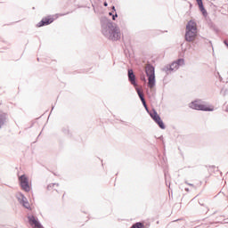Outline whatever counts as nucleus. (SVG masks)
<instances>
[{
  "mask_svg": "<svg viewBox=\"0 0 228 228\" xmlns=\"http://www.w3.org/2000/svg\"><path fill=\"white\" fill-rule=\"evenodd\" d=\"M199 37V28H197V22L193 20L188 21L185 28V41L193 43Z\"/></svg>",
  "mask_w": 228,
  "mask_h": 228,
  "instance_id": "f257e3e1",
  "label": "nucleus"
},
{
  "mask_svg": "<svg viewBox=\"0 0 228 228\" xmlns=\"http://www.w3.org/2000/svg\"><path fill=\"white\" fill-rule=\"evenodd\" d=\"M104 35L108 37L110 40H112V42H117V40H120V28L113 24H110Z\"/></svg>",
  "mask_w": 228,
  "mask_h": 228,
  "instance_id": "f03ea898",
  "label": "nucleus"
},
{
  "mask_svg": "<svg viewBox=\"0 0 228 228\" xmlns=\"http://www.w3.org/2000/svg\"><path fill=\"white\" fill-rule=\"evenodd\" d=\"M145 73L148 77V86L152 90L156 86V75L154 73V67L147 64L145 67Z\"/></svg>",
  "mask_w": 228,
  "mask_h": 228,
  "instance_id": "7ed1b4c3",
  "label": "nucleus"
},
{
  "mask_svg": "<svg viewBox=\"0 0 228 228\" xmlns=\"http://www.w3.org/2000/svg\"><path fill=\"white\" fill-rule=\"evenodd\" d=\"M189 108H191V110H198L200 111H213L215 110V107L212 105L208 106L201 102L200 100H195L194 102H191L189 104Z\"/></svg>",
  "mask_w": 228,
  "mask_h": 228,
  "instance_id": "20e7f679",
  "label": "nucleus"
},
{
  "mask_svg": "<svg viewBox=\"0 0 228 228\" xmlns=\"http://www.w3.org/2000/svg\"><path fill=\"white\" fill-rule=\"evenodd\" d=\"M19 181L21 190L27 192L31 191V183H29V179L28 178V176H26V175L19 176Z\"/></svg>",
  "mask_w": 228,
  "mask_h": 228,
  "instance_id": "39448f33",
  "label": "nucleus"
},
{
  "mask_svg": "<svg viewBox=\"0 0 228 228\" xmlns=\"http://www.w3.org/2000/svg\"><path fill=\"white\" fill-rule=\"evenodd\" d=\"M150 115L154 122L158 124L160 129H165V124L163 123V120H161V118L158 115V112L156 110H153Z\"/></svg>",
  "mask_w": 228,
  "mask_h": 228,
  "instance_id": "423d86ee",
  "label": "nucleus"
},
{
  "mask_svg": "<svg viewBox=\"0 0 228 228\" xmlns=\"http://www.w3.org/2000/svg\"><path fill=\"white\" fill-rule=\"evenodd\" d=\"M54 22V18L52 16H46L42 19L40 22L37 23V28H42L43 26H49V24H53Z\"/></svg>",
  "mask_w": 228,
  "mask_h": 228,
  "instance_id": "0eeeda50",
  "label": "nucleus"
},
{
  "mask_svg": "<svg viewBox=\"0 0 228 228\" xmlns=\"http://www.w3.org/2000/svg\"><path fill=\"white\" fill-rule=\"evenodd\" d=\"M28 222H29L30 225L33 228H42V224H40L38 220H37V218L34 216H29L28 217Z\"/></svg>",
  "mask_w": 228,
  "mask_h": 228,
  "instance_id": "6e6552de",
  "label": "nucleus"
},
{
  "mask_svg": "<svg viewBox=\"0 0 228 228\" xmlns=\"http://www.w3.org/2000/svg\"><path fill=\"white\" fill-rule=\"evenodd\" d=\"M18 199H19L20 202H21V204L23 205L24 208H26L27 209H29V208H30L29 202H28V199L25 198L22 193L19 194Z\"/></svg>",
  "mask_w": 228,
  "mask_h": 228,
  "instance_id": "1a4fd4ad",
  "label": "nucleus"
},
{
  "mask_svg": "<svg viewBox=\"0 0 228 228\" xmlns=\"http://www.w3.org/2000/svg\"><path fill=\"white\" fill-rule=\"evenodd\" d=\"M180 65H184V60H183V59H180V60H178L177 61L173 62V63L170 65L169 69H170V70H177V69H179V66H180Z\"/></svg>",
  "mask_w": 228,
  "mask_h": 228,
  "instance_id": "9d476101",
  "label": "nucleus"
},
{
  "mask_svg": "<svg viewBox=\"0 0 228 228\" xmlns=\"http://www.w3.org/2000/svg\"><path fill=\"white\" fill-rule=\"evenodd\" d=\"M128 79L132 85H136V77L134 76L133 69H128Z\"/></svg>",
  "mask_w": 228,
  "mask_h": 228,
  "instance_id": "9b49d317",
  "label": "nucleus"
},
{
  "mask_svg": "<svg viewBox=\"0 0 228 228\" xmlns=\"http://www.w3.org/2000/svg\"><path fill=\"white\" fill-rule=\"evenodd\" d=\"M137 94H138L145 110H147V102H145V98L143 97V92H142V91H140V89H138Z\"/></svg>",
  "mask_w": 228,
  "mask_h": 228,
  "instance_id": "f8f14e48",
  "label": "nucleus"
},
{
  "mask_svg": "<svg viewBox=\"0 0 228 228\" xmlns=\"http://www.w3.org/2000/svg\"><path fill=\"white\" fill-rule=\"evenodd\" d=\"M199 5L200 12H202L203 15H206V9H204V4H202V0H196Z\"/></svg>",
  "mask_w": 228,
  "mask_h": 228,
  "instance_id": "ddd939ff",
  "label": "nucleus"
},
{
  "mask_svg": "<svg viewBox=\"0 0 228 228\" xmlns=\"http://www.w3.org/2000/svg\"><path fill=\"white\" fill-rule=\"evenodd\" d=\"M145 226L142 223H136L131 228H144Z\"/></svg>",
  "mask_w": 228,
  "mask_h": 228,
  "instance_id": "4468645a",
  "label": "nucleus"
},
{
  "mask_svg": "<svg viewBox=\"0 0 228 228\" xmlns=\"http://www.w3.org/2000/svg\"><path fill=\"white\" fill-rule=\"evenodd\" d=\"M56 186H58V184L52 183V184L48 185L47 188H48L49 191H51V190H53V188H54V187H56Z\"/></svg>",
  "mask_w": 228,
  "mask_h": 228,
  "instance_id": "2eb2a0df",
  "label": "nucleus"
},
{
  "mask_svg": "<svg viewBox=\"0 0 228 228\" xmlns=\"http://www.w3.org/2000/svg\"><path fill=\"white\" fill-rule=\"evenodd\" d=\"M116 17H118V15L117 13L115 15H112V20H115Z\"/></svg>",
  "mask_w": 228,
  "mask_h": 228,
  "instance_id": "dca6fc26",
  "label": "nucleus"
},
{
  "mask_svg": "<svg viewBox=\"0 0 228 228\" xmlns=\"http://www.w3.org/2000/svg\"><path fill=\"white\" fill-rule=\"evenodd\" d=\"M141 79H142V81H147L146 79H145V76H142V77H141Z\"/></svg>",
  "mask_w": 228,
  "mask_h": 228,
  "instance_id": "f3484780",
  "label": "nucleus"
},
{
  "mask_svg": "<svg viewBox=\"0 0 228 228\" xmlns=\"http://www.w3.org/2000/svg\"><path fill=\"white\" fill-rule=\"evenodd\" d=\"M224 44H225L226 47L228 48L227 41H224Z\"/></svg>",
  "mask_w": 228,
  "mask_h": 228,
  "instance_id": "a211bd4d",
  "label": "nucleus"
},
{
  "mask_svg": "<svg viewBox=\"0 0 228 228\" xmlns=\"http://www.w3.org/2000/svg\"><path fill=\"white\" fill-rule=\"evenodd\" d=\"M103 4H104V6H108V3L107 2H105Z\"/></svg>",
  "mask_w": 228,
  "mask_h": 228,
  "instance_id": "6ab92c4d",
  "label": "nucleus"
},
{
  "mask_svg": "<svg viewBox=\"0 0 228 228\" xmlns=\"http://www.w3.org/2000/svg\"><path fill=\"white\" fill-rule=\"evenodd\" d=\"M112 10H113V12H115V6H112Z\"/></svg>",
  "mask_w": 228,
  "mask_h": 228,
  "instance_id": "aec40b11",
  "label": "nucleus"
},
{
  "mask_svg": "<svg viewBox=\"0 0 228 228\" xmlns=\"http://www.w3.org/2000/svg\"><path fill=\"white\" fill-rule=\"evenodd\" d=\"M109 15H113V12H110Z\"/></svg>",
  "mask_w": 228,
  "mask_h": 228,
  "instance_id": "412c9836",
  "label": "nucleus"
},
{
  "mask_svg": "<svg viewBox=\"0 0 228 228\" xmlns=\"http://www.w3.org/2000/svg\"><path fill=\"white\" fill-rule=\"evenodd\" d=\"M1 124H3V121H0V126H1Z\"/></svg>",
  "mask_w": 228,
  "mask_h": 228,
  "instance_id": "4be33fe9",
  "label": "nucleus"
}]
</instances>
